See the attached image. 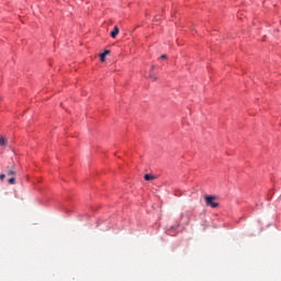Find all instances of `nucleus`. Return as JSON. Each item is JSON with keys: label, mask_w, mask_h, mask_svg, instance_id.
Returning a JSON list of instances; mask_svg holds the SVG:
<instances>
[{"label": "nucleus", "mask_w": 281, "mask_h": 281, "mask_svg": "<svg viewBox=\"0 0 281 281\" xmlns=\"http://www.w3.org/2000/svg\"><path fill=\"white\" fill-rule=\"evenodd\" d=\"M117 34H120V29L117 26H114L113 31L110 33V36L112 38H115V36H117Z\"/></svg>", "instance_id": "obj_2"}, {"label": "nucleus", "mask_w": 281, "mask_h": 281, "mask_svg": "<svg viewBox=\"0 0 281 281\" xmlns=\"http://www.w3.org/2000/svg\"><path fill=\"white\" fill-rule=\"evenodd\" d=\"M144 179H145V181H153V179H155V176H153V175H150V173H146V175L144 176Z\"/></svg>", "instance_id": "obj_5"}, {"label": "nucleus", "mask_w": 281, "mask_h": 281, "mask_svg": "<svg viewBox=\"0 0 281 281\" xmlns=\"http://www.w3.org/2000/svg\"><path fill=\"white\" fill-rule=\"evenodd\" d=\"M7 175H8L9 177H12V176L16 175V172H15L14 170H12V169H9L8 172H7Z\"/></svg>", "instance_id": "obj_6"}, {"label": "nucleus", "mask_w": 281, "mask_h": 281, "mask_svg": "<svg viewBox=\"0 0 281 281\" xmlns=\"http://www.w3.org/2000/svg\"><path fill=\"white\" fill-rule=\"evenodd\" d=\"M9 183H10L11 186H14V183H16V179H15L14 177L10 178V179H9Z\"/></svg>", "instance_id": "obj_7"}, {"label": "nucleus", "mask_w": 281, "mask_h": 281, "mask_svg": "<svg viewBox=\"0 0 281 281\" xmlns=\"http://www.w3.org/2000/svg\"><path fill=\"white\" fill-rule=\"evenodd\" d=\"M0 179H1V181H3L4 179H5V175H0Z\"/></svg>", "instance_id": "obj_9"}, {"label": "nucleus", "mask_w": 281, "mask_h": 281, "mask_svg": "<svg viewBox=\"0 0 281 281\" xmlns=\"http://www.w3.org/2000/svg\"><path fill=\"white\" fill-rule=\"evenodd\" d=\"M0 100H2V98L0 97Z\"/></svg>", "instance_id": "obj_12"}, {"label": "nucleus", "mask_w": 281, "mask_h": 281, "mask_svg": "<svg viewBox=\"0 0 281 281\" xmlns=\"http://www.w3.org/2000/svg\"><path fill=\"white\" fill-rule=\"evenodd\" d=\"M155 69V66L151 67V70Z\"/></svg>", "instance_id": "obj_11"}, {"label": "nucleus", "mask_w": 281, "mask_h": 281, "mask_svg": "<svg viewBox=\"0 0 281 281\" xmlns=\"http://www.w3.org/2000/svg\"><path fill=\"white\" fill-rule=\"evenodd\" d=\"M204 201H205L207 207H213V209L218 207V202H215L216 195H205Z\"/></svg>", "instance_id": "obj_1"}, {"label": "nucleus", "mask_w": 281, "mask_h": 281, "mask_svg": "<svg viewBox=\"0 0 281 281\" xmlns=\"http://www.w3.org/2000/svg\"><path fill=\"white\" fill-rule=\"evenodd\" d=\"M110 54H111V50H105L104 53H102V54L100 55V60H101V63H104L106 56H109Z\"/></svg>", "instance_id": "obj_4"}, {"label": "nucleus", "mask_w": 281, "mask_h": 281, "mask_svg": "<svg viewBox=\"0 0 281 281\" xmlns=\"http://www.w3.org/2000/svg\"><path fill=\"white\" fill-rule=\"evenodd\" d=\"M160 58H161L162 60H166V58H168V55H161Z\"/></svg>", "instance_id": "obj_8"}, {"label": "nucleus", "mask_w": 281, "mask_h": 281, "mask_svg": "<svg viewBox=\"0 0 281 281\" xmlns=\"http://www.w3.org/2000/svg\"><path fill=\"white\" fill-rule=\"evenodd\" d=\"M8 146V139L5 137L0 136V148H5Z\"/></svg>", "instance_id": "obj_3"}, {"label": "nucleus", "mask_w": 281, "mask_h": 281, "mask_svg": "<svg viewBox=\"0 0 281 281\" xmlns=\"http://www.w3.org/2000/svg\"><path fill=\"white\" fill-rule=\"evenodd\" d=\"M149 78H151V80H157V77H154V76H149Z\"/></svg>", "instance_id": "obj_10"}]
</instances>
